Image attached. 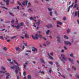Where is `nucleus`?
<instances>
[{
  "label": "nucleus",
  "instance_id": "1",
  "mask_svg": "<svg viewBox=\"0 0 79 79\" xmlns=\"http://www.w3.org/2000/svg\"><path fill=\"white\" fill-rule=\"evenodd\" d=\"M61 60L62 62L64 63V61H67V58L65 57L64 55H63V54H61Z\"/></svg>",
  "mask_w": 79,
  "mask_h": 79
},
{
  "label": "nucleus",
  "instance_id": "2",
  "mask_svg": "<svg viewBox=\"0 0 79 79\" xmlns=\"http://www.w3.org/2000/svg\"><path fill=\"white\" fill-rule=\"evenodd\" d=\"M35 37L33 35H31L32 38H33L34 39H35L36 40H38V39H39V35L38 34H35Z\"/></svg>",
  "mask_w": 79,
  "mask_h": 79
},
{
  "label": "nucleus",
  "instance_id": "3",
  "mask_svg": "<svg viewBox=\"0 0 79 79\" xmlns=\"http://www.w3.org/2000/svg\"><path fill=\"white\" fill-rule=\"evenodd\" d=\"M1 69L2 70H3L4 71H0V73H5L6 72V71H5V69H6V68H5L4 67L2 66H1Z\"/></svg>",
  "mask_w": 79,
  "mask_h": 79
},
{
  "label": "nucleus",
  "instance_id": "4",
  "mask_svg": "<svg viewBox=\"0 0 79 79\" xmlns=\"http://www.w3.org/2000/svg\"><path fill=\"white\" fill-rule=\"evenodd\" d=\"M64 43L65 45H69V46H70L72 44L71 43H70L69 42L66 41H65L64 42Z\"/></svg>",
  "mask_w": 79,
  "mask_h": 79
},
{
  "label": "nucleus",
  "instance_id": "5",
  "mask_svg": "<svg viewBox=\"0 0 79 79\" xmlns=\"http://www.w3.org/2000/svg\"><path fill=\"white\" fill-rule=\"evenodd\" d=\"M27 3H28V1L27 0H25L22 2V5L25 6V5H27Z\"/></svg>",
  "mask_w": 79,
  "mask_h": 79
},
{
  "label": "nucleus",
  "instance_id": "6",
  "mask_svg": "<svg viewBox=\"0 0 79 79\" xmlns=\"http://www.w3.org/2000/svg\"><path fill=\"white\" fill-rule=\"evenodd\" d=\"M23 26V23L19 24V25L17 26H15V27H16L17 29H19V28L21 26Z\"/></svg>",
  "mask_w": 79,
  "mask_h": 79
},
{
  "label": "nucleus",
  "instance_id": "7",
  "mask_svg": "<svg viewBox=\"0 0 79 79\" xmlns=\"http://www.w3.org/2000/svg\"><path fill=\"white\" fill-rule=\"evenodd\" d=\"M28 11L29 13H33V10L31 8L28 9Z\"/></svg>",
  "mask_w": 79,
  "mask_h": 79
},
{
  "label": "nucleus",
  "instance_id": "8",
  "mask_svg": "<svg viewBox=\"0 0 79 79\" xmlns=\"http://www.w3.org/2000/svg\"><path fill=\"white\" fill-rule=\"evenodd\" d=\"M15 49L16 51H19V52H22V51H23V50L19 48V47H17L15 48Z\"/></svg>",
  "mask_w": 79,
  "mask_h": 79
},
{
  "label": "nucleus",
  "instance_id": "9",
  "mask_svg": "<svg viewBox=\"0 0 79 79\" xmlns=\"http://www.w3.org/2000/svg\"><path fill=\"white\" fill-rule=\"evenodd\" d=\"M46 27L47 28H50L51 27H52L53 26H52V24H50L46 25Z\"/></svg>",
  "mask_w": 79,
  "mask_h": 79
},
{
  "label": "nucleus",
  "instance_id": "10",
  "mask_svg": "<svg viewBox=\"0 0 79 79\" xmlns=\"http://www.w3.org/2000/svg\"><path fill=\"white\" fill-rule=\"evenodd\" d=\"M60 38H61L59 36L57 37V41L59 42V43H60V42H61V40H60Z\"/></svg>",
  "mask_w": 79,
  "mask_h": 79
},
{
  "label": "nucleus",
  "instance_id": "11",
  "mask_svg": "<svg viewBox=\"0 0 79 79\" xmlns=\"http://www.w3.org/2000/svg\"><path fill=\"white\" fill-rule=\"evenodd\" d=\"M4 2H6L7 3V5H9V2H10V0H3Z\"/></svg>",
  "mask_w": 79,
  "mask_h": 79
},
{
  "label": "nucleus",
  "instance_id": "12",
  "mask_svg": "<svg viewBox=\"0 0 79 79\" xmlns=\"http://www.w3.org/2000/svg\"><path fill=\"white\" fill-rule=\"evenodd\" d=\"M69 61H70L73 64V62L74 61V60H73V59H71V58H70L69 59Z\"/></svg>",
  "mask_w": 79,
  "mask_h": 79
},
{
  "label": "nucleus",
  "instance_id": "13",
  "mask_svg": "<svg viewBox=\"0 0 79 79\" xmlns=\"http://www.w3.org/2000/svg\"><path fill=\"white\" fill-rule=\"evenodd\" d=\"M73 5H74V3H73L72 5H71L70 6H69V7L68 8V12H69V10L70 9V8L71 7H73Z\"/></svg>",
  "mask_w": 79,
  "mask_h": 79
},
{
  "label": "nucleus",
  "instance_id": "14",
  "mask_svg": "<svg viewBox=\"0 0 79 79\" xmlns=\"http://www.w3.org/2000/svg\"><path fill=\"white\" fill-rule=\"evenodd\" d=\"M32 51L34 52H37V49L35 48H32Z\"/></svg>",
  "mask_w": 79,
  "mask_h": 79
},
{
  "label": "nucleus",
  "instance_id": "15",
  "mask_svg": "<svg viewBox=\"0 0 79 79\" xmlns=\"http://www.w3.org/2000/svg\"><path fill=\"white\" fill-rule=\"evenodd\" d=\"M27 64H28V63L27 62H25V63L24 64V67L25 69H26V68Z\"/></svg>",
  "mask_w": 79,
  "mask_h": 79
},
{
  "label": "nucleus",
  "instance_id": "16",
  "mask_svg": "<svg viewBox=\"0 0 79 79\" xmlns=\"http://www.w3.org/2000/svg\"><path fill=\"white\" fill-rule=\"evenodd\" d=\"M16 69L15 70V72L16 74H18L17 72H18V70L19 69V67L18 66H16Z\"/></svg>",
  "mask_w": 79,
  "mask_h": 79
},
{
  "label": "nucleus",
  "instance_id": "17",
  "mask_svg": "<svg viewBox=\"0 0 79 79\" xmlns=\"http://www.w3.org/2000/svg\"><path fill=\"white\" fill-rule=\"evenodd\" d=\"M72 69L74 70V71H76L77 69L76 67L75 66H73Z\"/></svg>",
  "mask_w": 79,
  "mask_h": 79
},
{
  "label": "nucleus",
  "instance_id": "18",
  "mask_svg": "<svg viewBox=\"0 0 79 79\" xmlns=\"http://www.w3.org/2000/svg\"><path fill=\"white\" fill-rule=\"evenodd\" d=\"M48 56H49V57L50 58V59H51V60H53V57H52V56H50V54L48 53Z\"/></svg>",
  "mask_w": 79,
  "mask_h": 79
},
{
  "label": "nucleus",
  "instance_id": "19",
  "mask_svg": "<svg viewBox=\"0 0 79 79\" xmlns=\"http://www.w3.org/2000/svg\"><path fill=\"white\" fill-rule=\"evenodd\" d=\"M40 21H38V22L37 23H35V24H37V25H38V26H39V25H40Z\"/></svg>",
  "mask_w": 79,
  "mask_h": 79
},
{
  "label": "nucleus",
  "instance_id": "20",
  "mask_svg": "<svg viewBox=\"0 0 79 79\" xmlns=\"http://www.w3.org/2000/svg\"><path fill=\"white\" fill-rule=\"evenodd\" d=\"M25 37H26V38H27V39H29V35H27V34H26L25 35Z\"/></svg>",
  "mask_w": 79,
  "mask_h": 79
},
{
  "label": "nucleus",
  "instance_id": "21",
  "mask_svg": "<svg viewBox=\"0 0 79 79\" xmlns=\"http://www.w3.org/2000/svg\"><path fill=\"white\" fill-rule=\"evenodd\" d=\"M57 23L59 24H60V25H61V24H62V23H61V22L59 21H57Z\"/></svg>",
  "mask_w": 79,
  "mask_h": 79
},
{
  "label": "nucleus",
  "instance_id": "22",
  "mask_svg": "<svg viewBox=\"0 0 79 79\" xmlns=\"http://www.w3.org/2000/svg\"><path fill=\"white\" fill-rule=\"evenodd\" d=\"M50 32V31L49 30L47 31L46 32V35L47 34H48V33H49V32Z\"/></svg>",
  "mask_w": 79,
  "mask_h": 79
},
{
  "label": "nucleus",
  "instance_id": "23",
  "mask_svg": "<svg viewBox=\"0 0 79 79\" xmlns=\"http://www.w3.org/2000/svg\"><path fill=\"white\" fill-rule=\"evenodd\" d=\"M6 75L7 76V77H6V79H9V77H8L9 76H10V75H9V73H6Z\"/></svg>",
  "mask_w": 79,
  "mask_h": 79
},
{
  "label": "nucleus",
  "instance_id": "24",
  "mask_svg": "<svg viewBox=\"0 0 79 79\" xmlns=\"http://www.w3.org/2000/svg\"><path fill=\"white\" fill-rule=\"evenodd\" d=\"M10 68L11 69H14L15 68V65H13V66H12L10 67Z\"/></svg>",
  "mask_w": 79,
  "mask_h": 79
},
{
  "label": "nucleus",
  "instance_id": "25",
  "mask_svg": "<svg viewBox=\"0 0 79 79\" xmlns=\"http://www.w3.org/2000/svg\"><path fill=\"white\" fill-rule=\"evenodd\" d=\"M48 11H52V10H53V8H48Z\"/></svg>",
  "mask_w": 79,
  "mask_h": 79
},
{
  "label": "nucleus",
  "instance_id": "26",
  "mask_svg": "<svg viewBox=\"0 0 79 79\" xmlns=\"http://www.w3.org/2000/svg\"><path fill=\"white\" fill-rule=\"evenodd\" d=\"M64 39H69V38L68 37L65 35H64Z\"/></svg>",
  "mask_w": 79,
  "mask_h": 79
},
{
  "label": "nucleus",
  "instance_id": "27",
  "mask_svg": "<svg viewBox=\"0 0 79 79\" xmlns=\"http://www.w3.org/2000/svg\"><path fill=\"white\" fill-rule=\"evenodd\" d=\"M41 63H45V62H44V60L43 58H41Z\"/></svg>",
  "mask_w": 79,
  "mask_h": 79
},
{
  "label": "nucleus",
  "instance_id": "28",
  "mask_svg": "<svg viewBox=\"0 0 79 79\" xmlns=\"http://www.w3.org/2000/svg\"><path fill=\"white\" fill-rule=\"evenodd\" d=\"M14 63H15V64H17V65H18V66H19V65L18 64V63H17L16 62V60H14Z\"/></svg>",
  "mask_w": 79,
  "mask_h": 79
},
{
  "label": "nucleus",
  "instance_id": "29",
  "mask_svg": "<svg viewBox=\"0 0 79 79\" xmlns=\"http://www.w3.org/2000/svg\"><path fill=\"white\" fill-rule=\"evenodd\" d=\"M39 73H41V74H44V72L43 71H40V70L39 71Z\"/></svg>",
  "mask_w": 79,
  "mask_h": 79
},
{
  "label": "nucleus",
  "instance_id": "30",
  "mask_svg": "<svg viewBox=\"0 0 79 79\" xmlns=\"http://www.w3.org/2000/svg\"><path fill=\"white\" fill-rule=\"evenodd\" d=\"M56 64L57 66V67L59 66V64H58V63L57 62H56Z\"/></svg>",
  "mask_w": 79,
  "mask_h": 79
},
{
  "label": "nucleus",
  "instance_id": "31",
  "mask_svg": "<svg viewBox=\"0 0 79 79\" xmlns=\"http://www.w3.org/2000/svg\"><path fill=\"white\" fill-rule=\"evenodd\" d=\"M39 37H40L41 39L43 38V36H42V35H39Z\"/></svg>",
  "mask_w": 79,
  "mask_h": 79
},
{
  "label": "nucleus",
  "instance_id": "32",
  "mask_svg": "<svg viewBox=\"0 0 79 79\" xmlns=\"http://www.w3.org/2000/svg\"><path fill=\"white\" fill-rule=\"evenodd\" d=\"M49 15L51 16H52V12L50 11L49 12Z\"/></svg>",
  "mask_w": 79,
  "mask_h": 79
},
{
  "label": "nucleus",
  "instance_id": "33",
  "mask_svg": "<svg viewBox=\"0 0 79 79\" xmlns=\"http://www.w3.org/2000/svg\"><path fill=\"white\" fill-rule=\"evenodd\" d=\"M49 64H51V65H52L53 64V62L52 61H50L49 62Z\"/></svg>",
  "mask_w": 79,
  "mask_h": 79
},
{
  "label": "nucleus",
  "instance_id": "34",
  "mask_svg": "<svg viewBox=\"0 0 79 79\" xmlns=\"http://www.w3.org/2000/svg\"><path fill=\"white\" fill-rule=\"evenodd\" d=\"M63 19L64 21H66V17H64Z\"/></svg>",
  "mask_w": 79,
  "mask_h": 79
},
{
  "label": "nucleus",
  "instance_id": "35",
  "mask_svg": "<svg viewBox=\"0 0 79 79\" xmlns=\"http://www.w3.org/2000/svg\"><path fill=\"white\" fill-rule=\"evenodd\" d=\"M70 31H71V29H68L67 30V33H69Z\"/></svg>",
  "mask_w": 79,
  "mask_h": 79
},
{
  "label": "nucleus",
  "instance_id": "36",
  "mask_svg": "<svg viewBox=\"0 0 79 79\" xmlns=\"http://www.w3.org/2000/svg\"><path fill=\"white\" fill-rule=\"evenodd\" d=\"M70 56L71 57H73V54L71 53L70 54Z\"/></svg>",
  "mask_w": 79,
  "mask_h": 79
},
{
  "label": "nucleus",
  "instance_id": "37",
  "mask_svg": "<svg viewBox=\"0 0 79 79\" xmlns=\"http://www.w3.org/2000/svg\"><path fill=\"white\" fill-rule=\"evenodd\" d=\"M60 52L61 53H64V49H61Z\"/></svg>",
  "mask_w": 79,
  "mask_h": 79
},
{
  "label": "nucleus",
  "instance_id": "38",
  "mask_svg": "<svg viewBox=\"0 0 79 79\" xmlns=\"http://www.w3.org/2000/svg\"><path fill=\"white\" fill-rule=\"evenodd\" d=\"M77 5V4H75V5L74 6V8H75L76 7V6Z\"/></svg>",
  "mask_w": 79,
  "mask_h": 79
},
{
  "label": "nucleus",
  "instance_id": "39",
  "mask_svg": "<svg viewBox=\"0 0 79 79\" xmlns=\"http://www.w3.org/2000/svg\"><path fill=\"white\" fill-rule=\"evenodd\" d=\"M34 18H35V19H38V18H39V17H38V16H35L34 17Z\"/></svg>",
  "mask_w": 79,
  "mask_h": 79
},
{
  "label": "nucleus",
  "instance_id": "40",
  "mask_svg": "<svg viewBox=\"0 0 79 79\" xmlns=\"http://www.w3.org/2000/svg\"><path fill=\"white\" fill-rule=\"evenodd\" d=\"M3 50H4L5 51H6V50H7L6 48V47L4 48L3 49Z\"/></svg>",
  "mask_w": 79,
  "mask_h": 79
},
{
  "label": "nucleus",
  "instance_id": "41",
  "mask_svg": "<svg viewBox=\"0 0 79 79\" xmlns=\"http://www.w3.org/2000/svg\"><path fill=\"white\" fill-rule=\"evenodd\" d=\"M77 12L76 11L75 12V16H77Z\"/></svg>",
  "mask_w": 79,
  "mask_h": 79
},
{
  "label": "nucleus",
  "instance_id": "42",
  "mask_svg": "<svg viewBox=\"0 0 79 79\" xmlns=\"http://www.w3.org/2000/svg\"><path fill=\"white\" fill-rule=\"evenodd\" d=\"M0 39H3V40H4V38L2 36H1V37H0Z\"/></svg>",
  "mask_w": 79,
  "mask_h": 79
},
{
  "label": "nucleus",
  "instance_id": "43",
  "mask_svg": "<svg viewBox=\"0 0 79 79\" xmlns=\"http://www.w3.org/2000/svg\"><path fill=\"white\" fill-rule=\"evenodd\" d=\"M63 48H64V49H65L66 50H67V47H66L64 46L63 47Z\"/></svg>",
  "mask_w": 79,
  "mask_h": 79
},
{
  "label": "nucleus",
  "instance_id": "44",
  "mask_svg": "<svg viewBox=\"0 0 79 79\" xmlns=\"http://www.w3.org/2000/svg\"><path fill=\"white\" fill-rule=\"evenodd\" d=\"M76 76L77 77V78H78V79H79V75L77 74V75H76Z\"/></svg>",
  "mask_w": 79,
  "mask_h": 79
},
{
  "label": "nucleus",
  "instance_id": "45",
  "mask_svg": "<svg viewBox=\"0 0 79 79\" xmlns=\"http://www.w3.org/2000/svg\"><path fill=\"white\" fill-rule=\"evenodd\" d=\"M26 72H23V75L24 76H26Z\"/></svg>",
  "mask_w": 79,
  "mask_h": 79
},
{
  "label": "nucleus",
  "instance_id": "46",
  "mask_svg": "<svg viewBox=\"0 0 79 79\" xmlns=\"http://www.w3.org/2000/svg\"><path fill=\"white\" fill-rule=\"evenodd\" d=\"M15 20H12V21L11 22V23L12 24H13L15 23Z\"/></svg>",
  "mask_w": 79,
  "mask_h": 79
},
{
  "label": "nucleus",
  "instance_id": "47",
  "mask_svg": "<svg viewBox=\"0 0 79 79\" xmlns=\"http://www.w3.org/2000/svg\"><path fill=\"white\" fill-rule=\"evenodd\" d=\"M30 19L31 20H34V19L33 18H32V17H31L30 18Z\"/></svg>",
  "mask_w": 79,
  "mask_h": 79
},
{
  "label": "nucleus",
  "instance_id": "48",
  "mask_svg": "<svg viewBox=\"0 0 79 79\" xmlns=\"http://www.w3.org/2000/svg\"><path fill=\"white\" fill-rule=\"evenodd\" d=\"M53 53L52 52H51L50 53V55L51 56H53Z\"/></svg>",
  "mask_w": 79,
  "mask_h": 79
},
{
  "label": "nucleus",
  "instance_id": "49",
  "mask_svg": "<svg viewBox=\"0 0 79 79\" xmlns=\"http://www.w3.org/2000/svg\"><path fill=\"white\" fill-rule=\"evenodd\" d=\"M17 3L19 5H21V3H20L19 1L17 2Z\"/></svg>",
  "mask_w": 79,
  "mask_h": 79
},
{
  "label": "nucleus",
  "instance_id": "50",
  "mask_svg": "<svg viewBox=\"0 0 79 79\" xmlns=\"http://www.w3.org/2000/svg\"><path fill=\"white\" fill-rule=\"evenodd\" d=\"M29 6H31V3H30V2L28 3V7H29Z\"/></svg>",
  "mask_w": 79,
  "mask_h": 79
},
{
  "label": "nucleus",
  "instance_id": "51",
  "mask_svg": "<svg viewBox=\"0 0 79 79\" xmlns=\"http://www.w3.org/2000/svg\"><path fill=\"white\" fill-rule=\"evenodd\" d=\"M61 77H63V78H64V79H65V78H66V77H65V76H64L63 75H61Z\"/></svg>",
  "mask_w": 79,
  "mask_h": 79
},
{
  "label": "nucleus",
  "instance_id": "52",
  "mask_svg": "<svg viewBox=\"0 0 79 79\" xmlns=\"http://www.w3.org/2000/svg\"><path fill=\"white\" fill-rule=\"evenodd\" d=\"M33 26H34V27H36V25H35V23H34V24H33Z\"/></svg>",
  "mask_w": 79,
  "mask_h": 79
},
{
  "label": "nucleus",
  "instance_id": "53",
  "mask_svg": "<svg viewBox=\"0 0 79 79\" xmlns=\"http://www.w3.org/2000/svg\"><path fill=\"white\" fill-rule=\"evenodd\" d=\"M1 7L2 8H4L6 10H8V9H7V8H6L5 7H2V6H1Z\"/></svg>",
  "mask_w": 79,
  "mask_h": 79
},
{
  "label": "nucleus",
  "instance_id": "54",
  "mask_svg": "<svg viewBox=\"0 0 79 79\" xmlns=\"http://www.w3.org/2000/svg\"><path fill=\"white\" fill-rule=\"evenodd\" d=\"M31 77L30 75L28 76V79H31Z\"/></svg>",
  "mask_w": 79,
  "mask_h": 79
},
{
  "label": "nucleus",
  "instance_id": "55",
  "mask_svg": "<svg viewBox=\"0 0 79 79\" xmlns=\"http://www.w3.org/2000/svg\"><path fill=\"white\" fill-rule=\"evenodd\" d=\"M16 36H13L11 37V39H15V38H16Z\"/></svg>",
  "mask_w": 79,
  "mask_h": 79
},
{
  "label": "nucleus",
  "instance_id": "56",
  "mask_svg": "<svg viewBox=\"0 0 79 79\" xmlns=\"http://www.w3.org/2000/svg\"><path fill=\"white\" fill-rule=\"evenodd\" d=\"M7 41L8 42H10L11 41V40H7Z\"/></svg>",
  "mask_w": 79,
  "mask_h": 79
},
{
  "label": "nucleus",
  "instance_id": "57",
  "mask_svg": "<svg viewBox=\"0 0 79 79\" xmlns=\"http://www.w3.org/2000/svg\"><path fill=\"white\" fill-rule=\"evenodd\" d=\"M42 38L43 39H44V40H47V39L44 37H43Z\"/></svg>",
  "mask_w": 79,
  "mask_h": 79
},
{
  "label": "nucleus",
  "instance_id": "58",
  "mask_svg": "<svg viewBox=\"0 0 79 79\" xmlns=\"http://www.w3.org/2000/svg\"><path fill=\"white\" fill-rule=\"evenodd\" d=\"M77 2V0H75V3H76Z\"/></svg>",
  "mask_w": 79,
  "mask_h": 79
},
{
  "label": "nucleus",
  "instance_id": "59",
  "mask_svg": "<svg viewBox=\"0 0 79 79\" xmlns=\"http://www.w3.org/2000/svg\"><path fill=\"white\" fill-rule=\"evenodd\" d=\"M12 27H16V26H15L13 25H12Z\"/></svg>",
  "mask_w": 79,
  "mask_h": 79
},
{
  "label": "nucleus",
  "instance_id": "60",
  "mask_svg": "<svg viewBox=\"0 0 79 79\" xmlns=\"http://www.w3.org/2000/svg\"><path fill=\"white\" fill-rule=\"evenodd\" d=\"M4 21V19H1V22H2V21Z\"/></svg>",
  "mask_w": 79,
  "mask_h": 79
},
{
  "label": "nucleus",
  "instance_id": "61",
  "mask_svg": "<svg viewBox=\"0 0 79 79\" xmlns=\"http://www.w3.org/2000/svg\"><path fill=\"white\" fill-rule=\"evenodd\" d=\"M1 5H4V4H3V2H1Z\"/></svg>",
  "mask_w": 79,
  "mask_h": 79
},
{
  "label": "nucleus",
  "instance_id": "62",
  "mask_svg": "<svg viewBox=\"0 0 79 79\" xmlns=\"http://www.w3.org/2000/svg\"><path fill=\"white\" fill-rule=\"evenodd\" d=\"M53 19L54 21H56V19L55 18H53Z\"/></svg>",
  "mask_w": 79,
  "mask_h": 79
},
{
  "label": "nucleus",
  "instance_id": "63",
  "mask_svg": "<svg viewBox=\"0 0 79 79\" xmlns=\"http://www.w3.org/2000/svg\"><path fill=\"white\" fill-rule=\"evenodd\" d=\"M27 52H28L29 53H30V52H31L30 51H27Z\"/></svg>",
  "mask_w": 79,
  "mask_h": 79
},
{
  "label": "nucleus",
  "instance_id": "64",
  "mask_svg": "<svg viewBox=\"0 0 79 79\" xmlns=\"http://www.w3.org/2000/svg\"><path fill=\"white\" fill-rule=\"evenodd\" d=\"M77 22L78 23V24H79V19H77Z\"/></svg>",
  "mask_w": 79,
  "mask_h": 79
}]
</instances>
